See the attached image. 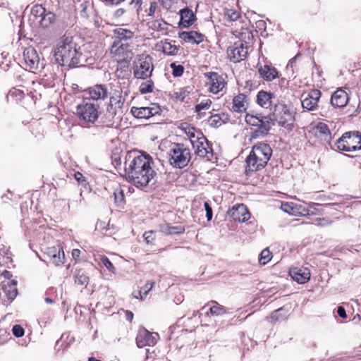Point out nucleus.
<instances>
[{"mask_svg":"<svg viewBox=\"0 0 361 361\" xmlns=\"http://www.w3.org/2000/svg\"><path fill=\"white\" fill-rule=\"evenodd\" d=\"M154 159L147 154L128 153L125 161V173L127 180L136 188L144 189L157 176L153 169Z\"/></svg>","mask_w":361,"mask_h":361,"instance_id":"obj_1","label":"nucleus"},{"mask_svg":"<svg viewBox=\"0 0 361 361\" xmlns=\"http://www.w3.org/2000/svg\"><path fill=\"white\" fill-rule=\"evenodd\" d=\"M55 61L61 66L75 68L80 63L82 53L72 36L63 35L54 49Z\"/></svg>","mask_w":361,"mask_h":361,"instance_id":"obj_2","label":"nucleus"},{"mask_svg":"<svg viewBox=\"0 0 361 361\" xmlns=\"http://www.w3.org/2000/svg\"><path fill=\"white\" fill-rule=\"evenodd\" d=\"M114 40L111 47V53L118 56V63L121 67H128L133 53L128 49L129 41L134 36V32L130 30L121 27L113 30Z\"/></svg>","mask_w":361,"mask_h":361,"instance_id":"obj_3","label":"nucleus"},{"mask_svg":"<svg viewBox=\"0 0 361 361\" xmlns=\"http://www.w3.org/2000/svg\"><path fill=\"white\" fill-rule=\"evenodd\" d=\"M271 155L272 149L269 144L261 142L254 145L245 159L246 175L250 176L253 172L264 169Z\"/></svg>","mask_w":361,"mask_h":361,"instance_id":"obj_4","label":"nucleus"},{"mask_svg":"<svg viewBox=\"0 0 361 361\" xmlns=\"http://www.w3.org/2000/svg\"><path fill=\"white\" fill-rule=\"evenodd\" d=\"M338 151L355 152L361 149V133L358 130L348 131L334 144Z\"/></svg>","mask_w":361,"mask_h":361,"instance_id":"obj_5","label":"nucleus"},{"mask_svg":"<svg viewBox=\"0 0 361 361\" xmlns=\"http://www.w3.org/2000/svg\"><path fill=\"white\" fill-rule=\"evenodd\" d=\"M270 115L273 121H276L279 126L288 129H292L293 127L295 116L287 104L281 102L275 104Z\"/></svg>","mask_w":361,"mask_h":361,"instance_id":"obj_6","label":"nucleus"},{"mask_svg":"<svg viewBox=\"0 0 361 361\" xmlns=\"http://www.w3.org/2000/svg\"><path fill=\"white\" fill-rule=\"evenodd\" d=\"M191 158L189 148L182 143L174 144L170 150V164L173 167L183 169L186 166Z\"/></svg>","mask_w":361,"mask_h":361,"instance_id":"obj_7","label":"nucleus"},{"mask_svg":"<svg viewBox=\"0 0 361 361\" xmlns=\"http://www.w3.org/2000/svg\"><path fill=\"white\" fill-rule=\"evenodd\" d=\"M99 104H92L85 100L76 107V114L81 121L93 123L99 116Z\"/></svg>","mask_w":361,"mask_h":361,"instance_id":"obj_8","label":"nucleus"},{"mask_svg":"<svg viewBox=\"0 0 361 361\" xmlns=\"http://www.w3.org/2000/svg\"><path fill=\"white\" fill-rule=\"evenodd\" d=\"M249 46L246 42L238 40L227 49L229 60L233 63L243 61L248 54Z\"/></svg>","mask_w":361,"mask_h":361,"instance_id":"obj_9","label":"nucleus"},{"mask_svg":"<svg viewBox=\"0 0 361 361\" xmlns=\"http://www.w3.org/2000/svg\"><path fill=\"white\" fill-rule=\"evenodd\" d=\"M191 144L195 149V154L207 161H212L213 157V149L207 139L201 134V137H197L196 140H191Z\"/></svg>","mask_w":361,"mask_h":361,"instance_id":"obj_10","label":"nucleus"},{"mask_svg":"<svg viewBox=\"0 0 361 361\" xmlns=\"http://www.w3.org/2000/svg\"><path fill=\"white\" fill-rule=\"evenodd\" d=\"M152 59L149 55L140 56L133 71L134 76L136 78L145 79L151 75L153 68Z\"/></svg>","mask_w":361,"mask_h":361,"instance_id":"obj_11","label":"nucleus"},{"mask_svg":"<svg viewBox=\"0 0 361 361\" xmlns=\"http://www.w3.org/2000/svg\"><path fill=\"white\" fill-rule=\"evenodd\" d=\"M159 338L156 332H150L145 327H140L136 336V344L138 348L145 346H154Z\"/></svg>","mask_w":361,"mask_h":361,"instance_id":"obj_12","label":"nucleus"},{"mask_svg":"<svg viewBox=\"0 0 361 361\" xmlns=\"http://www.w3.org/2000/svg\"><path fill=\"white\" fill-rule=\"evenodd\" d=\"M321 95V91L317 89L311 90L307 94H302V97H303V99L301 102L303 109L308 111L315 110Z\"/></svg>","mask_w":361,"mask_h":361,"instance_id":"obj_13","label":"nucleus"},{"mask_svg":"<svg viewBox=\"0 0 361 361\" xmlns=\"http://www.w3.org/2000/svg\"><path fill=\"white\" fill-rule=\"evenodd\" d=\"M49 262L56 266L62 265L65 262V255L63 248L60 245L47 247L44 252Z\"/></svg>","mask_w":361,"mask_h":361,"instance_id":"obj_14","label":"nucleus"},{"mask_svg":"<svg viewBox=\"0 0 361 361\" xmlns=\"http://www.w3.org/2000/svg\"><path fill=\"white\" fill-rule=\"evenodd\" d=\"M274 124V123L270 114L268 116L259 114V122L257 126V128L252 133V137L257 138L259 136L267 135L271 128V125Z\"/></svg>","mask_w":361,"mask_h":361,"instance_id":"obj_15","label":"nucleus"},{"mask_svg":"<svg viewBox=\"0 0 361 361\" xmlns=\"http://www.w3.org/2000/svg\"><path fill=\"white\" fill-rule=\"evenodd\" d=\"M89 99L95 102L105 100L109 96V90L106 85H95L86 90Z\"/></svg>","mask_w":361,"mask_h":361,"instance_id":"obj_16","label":"nucleus"},{"mask_svg":"<svg viewBox=\"0 0 361 361\" xmlns=\"http://www.w3.org/2000/svg\"><path fill=\"white\" fill-rule=\"evenodd\" d=\"M204 77L209 80V91L216 94L225 87L226 82L224 78L216 72H207Z\"/></svg>","mask_w":361,"mask_h":361,"instance_id":"obj_17","label":"nucleus"},{"mask_svg":"<svg viewBox=\"0 0 361 361\" xmlns=\"http://www.w3.org/2000/svg\"><path fill=\"white\" fill-rule=\"evenodd\" d=\"M228 215L231 217L233 221L239 222H245L250 217V214L247 208L243 204L233 206L228 210Z\"/></svg>","mask_w":361,"mask_h":361,"instance_id":"obj_18","label":"nucleus"},{"mask_svg":"<svg viewBox=\"0 0 361 361\" xmlns=\"http://www.w3.org/2000/svg\"><path fill=\"white\" fill-rule=\"evenodd\" d=\"M178 14L180 15L178 25L180 27H188L197 20L195 13L188 6L180 9Z\"/></svg>","mask_w":361,"mask_h":361,"instance_id":"obj_19","label":"nucleus"},{"mask_svg":"<svg viewBox=\"0 0 361 361\" xmlns=\"http://www.w3.org/2000/svg\"><path fill=\"white\" fill-rule=\"evenodd\" d=\"M291 278L300 284L307 283L310 279V271L307 268L293 267L289 270Z\"/></svg>","mask_w":361,"mask_h":361,"instance_id":"obj_20","label":"nucleus"},{"mask_svg":"<svg viewBox=\"0 0 361 361\" xmlns=\"http://www.w3.org/2000/svg\"><path fill=\"white\" fill-rule=\"evenodd\" d=\"M23 57L27 67L37 69L39 65V57L33 47L26 48L23 51Z\"/></svg>","mask_w":361,"mask_h":361,"instance_id":"obj_21","label":"nucleus"},{"mask_svg":"<svg viewBox=\"0 0 361 361\" xmlns=\"http://www.w3.org/2000/svg\"><path fill=\"white\" fill-rule=\"evenodd\" d=\"M17 283L16 280L4 281L1 282L2 290L10 303L16 299L18 294Z\"/></svg>","mask_w":361,"mask_h":361,"instance_id":"obj_22","label":"nucleus"},{"mask_svg":"<svg viewBox=\"0 0 361 361\" xmlns=\"http://www.w3.org/2000/svg\"><path fill=\"white\" fill-rule=\"evenodd\" d=\"M348 102V95L345 91L342 89H338L331 95V104L335 108H342L347 105Z\"/></svg>","mask_w":361,"mask_h":361,"instance_id":"obj_23","label":"nucleus"},{"mask_svg":"<svg viewBox=\"0 0 361 361\" xmlns=\"http://www.w3.org/2000/svg\"><path fill=\"white\" fill-rule=\"evenodd\" d=\"M258 73L261 78L267 81H272L279 77V73L276 68L271 65L265 64L264 66L257 64Z\"/></svg>","mask_w":361,"mask_h":361,"instance_id":"obj_24","label":"nucleus"},{"mask_svg":"<svg viewBox=\"0 0 361 361\" xmlns=\"http://www.w3.org/2000/svg\"><path fill=\"white\" fill-rule=\"evenodd\" d=\"M178 35L184 42L196 44L202 42L204 38V35L195 30L183 31L179 32Z\"/></svg>","mask_w":361,"mask_h":361,"instance_id":"obj_25","label":"nucleus"},{"mask_svg":"<svg viewBox=\"0 0 361 361\" xmlns=\"http://www.w3.org/2000/svg\"><path fill=\"white\" fill-rule=\"evenodd\" d=\"M125 100V98L121 96L120 92H118V94H114V95L110 97L107 108L108 111L112 115H116L118 110L122 112Z\"/></svg>","mask_w":361,"mask_h":361,"instance_id":"obj_26","label":"nucleus"},{"mask_svg":"<svg viewBox=\"0 0 361 361\" xmlns=\"http://www.w3.org/2000/svg\"><path fill=\"white\" fill-rule=\"evenodd\" d=\"M274 94L270 92L261 90L257 95V103L263 108H268L271 105Z\"/></svg>","mask_w":361,"mask_h":361,"instance_id":"obj_27","label":"nucleus"},{"mask_svg":"<svg viewBox=\"0 0 361 361\" xmlns=\"http://www.w3.org/2000/svg\"><path fill=\"white\" fill-rule=\"evenodd\" d=\"M159 231L166 235H179L185 232V228L181 226H172L169 223H164L159 225Z\"/></svg>","mask_w":361,"mask_h":361,"instance_id":"obj_28","label":"nucleus"},{"mask_svg":"<svg viewBox=\"0 0 361 361\" xmlns=\"http://www.w3.org/2000/svg\"><path fill=\"white\" fill-rule=\"evenodd\" d=\"M247 96L245 94H239L233 99L232 109L235 112H242L246 110Z\"/></svg>","mask_w":361,"mask_h":361,"instance_id":"obj_29","label":"nucleus"},{"mask_svg":"<svg viewBox=\"0 0 361 361\" xmlns=\"http://www.w3.org/2000/svg\"><path fill=\"white\" fill-rule=\"evenodd\" d=\"M132 115L137 118L149 119V114L148 107H136L133 106L130 109Z\"/></svg>","mask_w":361,"mask_h":361,"instance_id":"obj_30","label":"nucleus"},{"mask_svg":"<svg viewBox=\"0 0 361 361\" xmlns=\"http://www.w3.org/2000/svg\"><path fill=\"white\" fill-rule=\"evenodd\" d=\"M55 20V15L52 12H45L39 20V25L42 27H48Z\"/></svg>","mask_w":361,"mask_h":361,"instance_id":"obj_31","label":"nucleus"},{"mask_svg":"<svg viewBox=\"0 0 361 361\" xmlns=\"http://www.w3.org/2000/svg\"><path fill=\"white\" fill-rule=\"evenodd\" d=\"M75 283L80 286H87L89 281V277L86 275L85 272L82 270L76 271L74 274Z\"/></svg>","mask_w":361,"mask_h":361,"instance_id":"obj_32","label":"nucleus"},{"mask_svg":"<svg viewBox=\"0 0 361 361\" xmlns=\"http://www.w3.org/2000/svg\"><path fill=\"white\" fill-rule=\"evenodd\" d=\"M178 48L171 42H165L162 45V51L164 54L174 56L177 54Z\"/></svg>","mask_w":361,"mask_h":361,"instance_id":"obj_33","label":"nucleus"},{"mask_svg":"<svg viewBox=\"0 0 361 361\" xmlns=\"http://www.w3.org/2000/svg\"><path fill=\"white\" fill-rule=\"evenodd\" d=\"M317 130L322 134L325 140H331V135L328 126L324 123H319L317 126Z\"/></svg>","mask_w":361,"mask_h":361,"instance_id":"obj_34","label":"nucleus"},{"mask_svg":"<svg viewBox=\"0 0 361 361\" xmlns=\"http://www.w3.org/2000/svg\"><path fill=\"white\" fill-rule=\"evenodd\" d=\"M212 302L214 303V305L212 306L209 309V312L212 315L221 316L227 312L224 306L219 305L216 301H212Z\"/></svg>","mask_w":361,"mask_h":361,"instance_id":"obj_35","label":"nucleus"},{"mask_svg":"<svg viewBox=\"0 0 361 361\" xmlns=\"http://www.w3.org/2000/svg\"><path fill=\"white\" fill-rule=\"evenodd\" d=\"M224 16L230 21H235L240 17V14L235 9H226L224 11Z\"/></svg>","mask_w":361,"mask_h":361,"instance_id":"obj_36","label":"nucleus"},{"mask_svg":"<svg viewBox=\"0 0 361 361\" xmlns=\"http://www.w3.org/2000/svg\"><path fill=\"white\" fill-rule=\"evenodd\" d=\"M272 257V255L268 248L263 250L260 253L259 262L262 264L268 263Z\"/></svg>","mask_w":361,"mask_h":361,"instance_id":"obj_37","label":"nucleus"},{"mask_svg":"<svg viewBox=\"0 0 361 361\" xmlns=\"http://www.w3.org/2000/svg\"><path fill=\"white\" fill-rule=\"evenodd\" d=\"M209 123L210 126L214 128L219 127L222 124H224V122L222 121L220 114L212 115L209 118Z\"/></svg>","mask_w":361,"mask_h":361,"instance_id":"obj_38","label":"nucleus"},{"mask_svg":"<svg viewBox=\"0 0 361 361\" xmlns=\"http://www.w3.org/2000/svg\"><path fill=\"white\" fill-rule=\"evenodd\" d=\"M245 121L247 125L257 127L259 122V114L254 116L250 114H247L245 118Z\"/></svg>","mask_w":361,"mask_h":361,"instance_id":"obj_39","label":"nucleus"},{"mask_svg":"<svg viewBox=\"0 0 361 361\" xmlns=\"http://www.w3.org/2000/svg\"><path fill=\"white\" fill-rule=\"evenodd\" d=\"M154 285V281H147L146 284L141 288V290L139 292L140 296L141 299L146 297L148 294L149 291L152 288Z\"/></svg>","mask_w":361,"mask_h":361,"instance_id":"obj_40","label":"nucleus"},{"mask_svg":"<svg viewBox=\"0 0 361 361\" xmlns=\"http://www.w3.org/2000/svg\"><path fill=\"white\" fill-rule=\"evenodd\" d=\"M154 83L152 81H148L147 82H143L140 86V92L141 94H147L153 91Z\"/></svg>","mask_w":361,"mask_h":361,"instance_id":"obj_41","label":"nucleus"},{"mask_svg":"<svg viewBox=\"0 0 361 361\" xmlns=\"http://www.w3.org/2000/svg\"><path fill=\"white\" fill-rule=\"evenodd\" d=\"M172 68V75L174 77H180L184 73V67L182 65H176L175 63L171 64Z\"/></svg>","mask_w":361,"mask_h":361,"instance_id":"obj_42","label":"nucleus"},{"mask_svg":"<svg viewBox=\"0 0 361 361\" xmlns=\"http://www.w3.org/2000/svg\"><path fill=\"white\" fill-rule=\"evenodd\" d=\"M143 238L147 244L154 245L156 238L155 232L154 231H148L145 232Z\"/></svg>","mask_w":361,"mask_h":361,"instance_id":"obj_43","label":"nucleus"},{"mask_svg":"<svg viewBox=\"0 0 361 361\" xmlns=\"http://www.w3.org/2000/svg\"><path fill=\"white\" fill-rule=\"evenodd\" d=\"M212 103V101L209 99L202 101L200 104H196L195 111L200 114L202 110L208 109Z\"/></svg>","mask_w":361,"mask_h":361,"instance_id":"obj_44","label":"nucleus"},{"mask_svg":"<svg viewBox=\"0 0 361 361\" xmlns=\"http://www.w3.org/2000/svg\"><path fill=\"white\" fill-rule=\"evenodd\" d=\"M148 111L149 114V118H151L157 115H161V109L159 105L153 104L152 106L148 107Z\"/></svg>","mask_w":361,"mask_h":361,"instance_id":"obj_45","label":"nucleus"},{"mask_svg":"<svg viewBox=\"0 0 361 361\" xmlns=\"http://www.w3.org/2000/svg\"><path fill=\"white\" fill-rule=\"evenodd\" d=\"M101 263L111 272H114L115 267H114L111 262L109 259L106 256H102L101 257Z\"/></svg>","mask_w":361,"mask_h":361,"instance_id":"obj_46","label":"nucleus"},{"mask_svg":"<svg viewBox=\"0 0 361 361\" xmlns=\"http://www.w3.org/2000/svg\"><path fill=\"white\" fill-rule=\"evenodd\" d=\"M115 202L118 206H121L124 202V194L122 190L114 192Z\"/></svg>","mask_w":361,"mask_h":361,"instance_id":"obj_47","label":"nucleus"},{"mask_svg":"<svg viewBox=\"0 0 361 361\" xmlns=\"http://www.w3.org/2000/svg\"><path fill=\"white\" fill-rule=\"evenodd\" d=\"M13 334L18 337H22L25 334L24 329L19 324H16L12 328Z\"/></svg>","mask_w":361,"mask_h":361,"instance_id":"obj_48","label":"nucleus"},{"mask_svg":"<svg viewBox=\"0 0 361 361\" xmlns=\"http://www.w3.org/2000/svg\"><path fill=\"white\" fill-rule=\"evenodd\" d=\"M46 12V9L45 8H44L43 6H42L41 5H36L35 6H33L32 9V13L35 16H39V17H42V15Z\"/></svg>","mask_w":361,"mask_h":361,"instance_id":"obj_49","label":"nucleus"},{"mask_svg":"<svg viewBox=\"0 0 361 361\" xmlns=\"http://www.w3.org/2000/svg\"><path fill=\"white\" fill-rule=\"evenodd\" d=\"M204 209L206 212L207 219V221H211L212 219V216H213L212 209L210 207V204L207 202H205L204 203Z\"/></svg>","mask_w":361,"mask_h":361,"instance_id":"obj_50","label":"nucleus"},{"mask_svg":"<svg viewBox=\"0 0 361 361\" xmlns=\"http://www.w3.org/2000/svg\"><path fill=\"white\" fill-rule=\"evenodd\" d=\"M182 129L184 130L185 133L190 137V140H196L197 137H195V128L194 127H187V128H183Z\"/></svg>","mask_w":361,"mask_h":361,"instance_id":"obj_51","label":"nucleus"},{"mask_svg":"<svg viewBox=\"0 0 361 361\" xmlns=\"http://www.w3.org/2000/svg\"><path fill=\"white\" fill-rule=\"evenodd\" d=\"M283 311V307H281V308H279L278 310H274L271 314V318L273 319V320H276V321H279L280 319H283L284 317H281V312Z\"/></svg>","mask_w":361,"mask_h":361,"instance_id":"obj_52","label":"nucleus"},{"mask_svg":"<svg viewBox=\"0 0 361 361\" xmlns=\"http://www.w3.org/2000/svg\"><path fill=\"white\" fill-rule=\"evenodd\" d=\"M337 314L342 319H346L347 318V314H346L345 310L342 306L338 307V308H337Z\"/></svg>","mask_w":361,"mask_h":361,"instance_id":"obj_53","label":"nucleus"},{"mask_svg":"<svg viewBox=\"0 0 361 361\" xmlns=\"http://www.w3.org/2000/svg\"><path fill=\"white\" fill-rule=\"evenodd\" d=\"M142 0H130L129 2L130 5H134V8H137L138 10L142 5Z\"/></svg>","mask_w":361,"mask_h":361,"instance_id":"obj_54","label":"nucleus"},{"mask_svg":"<svg viewBox=\"0 0 361 361\" xmlns=\"http://www.w3.org/2000/svg\"><path fill=\"white\" fill-rule=\"evenodd\" d=\"M126 12V10L124 8H118L117 10L115 11L114 13V18H118L120 17H121Z\"/></svg>","mask_w":361,"mask_h":361,"instance_id":"obj_55","label":"nucleus"},{"mask_svg":"<svg viewBox=\"0 0 361 361\" xmlns=\"http://www.w3.org/2000/svg\"><path fill=\"white\" fill-rule=\"evenodd\" d=\"M75 178L79 183H82L83 181H85V177L80 172H77L75 173Z\"/></svg>","mask_w":361,"mask_h":361,"instance_id":"obj_56","label":"nucleus"},{"mask_svg":"<svg viewBox=\"0 0 361 361\" xmlns=\"http://www.w3.org/2000/svg\"><path fill=\"white\" fill-rule=\"evenodd\" d=\"M317 221H318L319 224L322 226L331 224V221H329V220H327V219H326L324 218H319V219H317Z\"/></svg>","mask_w":361,"mask_h":361,"instance_id":"obj_57","label":"nucleus"},{"mask_svg":"<svg viewBox=\"0 0 361 361\" xmlns=\"http://www.w3.org/2000/svg\"><path fill=\"white\" fill-rule=\"evenodd\" d=\"M81 254V251L79 249H73L72 251V256L75 259H77Z\"/></svg>","mask_w":361,"mask_h":361,"instance_id":"obj_58","label":"nucleus"},{"mask_svg":"<svg viewBox=\"0 0 361 361\" xmlns=\"http://www.w3.org/2000/svg\"><path fill=\"white\" fill-rule=\"evenodd\" d=\"M2 276L8 279L7 281H9V279L12 277V274L11 271L5 270L3 271Z\"/></svg>","mask_w":361,"mask_h":361,"instance_id":"obj_59","label":"nucleus"},{"mask_svg":"<svg viewBox=\"0 0 361 361\" xmlns=\"http://www.w3.org/2000/svg\"><path fill=\"white\" fill-rule=\"evenodd\" d=\"M126 319L128 321L131 322L133 320V314L130 311H126Z\"/></svg>","mask_w":361,"mask_h":361,"instance_id":"obj_60","label":"nucleus"},{"mask_svg":"<svg viewBox=\"0 0 361 361\" xmlns=\"http://www.w3.org/2000/svg\"><path fill=\"white\" fill-rule=\"evenodd\" d=\"M113 162L116 165H121V159L120 157H113Z\"/></svg>","mask_w":361,"mask_h":361,"instance_id":"obj_61","label":"nucleus"},{"mask_svg":"<svg viewBox=\"0 0 361 361\" xmlns=\"http://www.w3.org/2000/svg\"><path fill=\"white\" fill-rule=\"evenodd\" d=\"M220 116H221V118L224 123H226L229 119L228 116L226 114H220Z\"/></svg>","mask_w":361,"mask_h":361,"instance_id":"obj_62","label":"nucleus"},{"mask_svg":"<svg viewBox=\"0 0 361 361\" xmlns=\"http://www.w3.org/2000/svg\"><path fill=\"white\" fill-rule=\"evenodd\" d=\"M157 23H154V26L157 28V29H160V30H164V27H161V23L159 22L157 24V25H156Z\"/></svg>","mask_w":361,"mask_h":361,"instance_id":"obj_63","label":"nucleus"},{"mask_svg":"<svg viewBox=\"0 0 361 361\" xmlns=\"http://www.w3.org/2000/svg\"><path fill=\"white\" fill-rule=\"evenodd\" d=\"M88 361H102L101 360H97L95 357H90L88 358Z\"/></svg>","mask_w":361,"mask_h":361,"instance_id":"obj_64","label":"nucleus"}]
</instances>
